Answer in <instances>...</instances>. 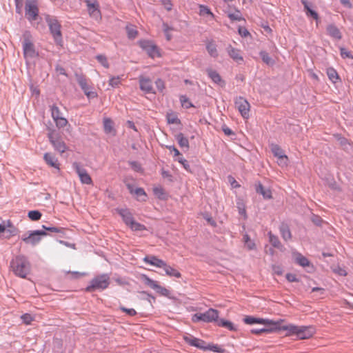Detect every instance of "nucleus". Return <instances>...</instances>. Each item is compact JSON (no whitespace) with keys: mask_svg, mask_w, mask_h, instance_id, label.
<instances>
[{"mask_svg":"<svg viewBox=\"0 0 353 353\" xmlns=\"http://www.w3.org/2000/svg\"><path fill=\"white\" fill-rule=\"evenodd\" d=\"M219 319V311L217 310L210 308L203 313H196L192 316L193 323H212L217 322Z\"/></svg>","mask_w":353,"mask_h":353,"instance_id":"obj_6","label":"nucleus"},{"mask_svg":"<svg viewBox=\"0 0 353 353\" xmlns=\"http://www.w3.org/2000/svg\"><path fill=\"white\" fill-rule=\"evenodd\" d=\"M115 210L122 217L124 223L133 231H142L145 230L144 225L136 222L131 212L128 208H117Z\"/></svg>","mask_w":353,"mask_h":353,"instance_id":"obj_3","label":"nucleus"},{"mask_svg":"<svg viewBox=\"0 0 353 353\" xmlns=\"http://www.w3.org/2000/svg\"><path fill=\"white\" fill-rule=\"evenodd\" d=\"M310 220L312 221V223L316 225V226H321L323 223H325V222L322 219V218L316 214H312L310 216Z\"/></svg>","mask_w":353,"mask_h":353,"instance_id":"obj_45","label":"nucleus"},{"mask_svg":"<svg viewBox=\"0 0 353 353\" xmlns=\"http://www.w3.org/2000/svg\"><path fill=\"white\" fill-rule=\"evenodd\" d=\"M216 323L219 326L225 327L230 331L236 330V327L230 321L225 319H218Z\"/></svg>","mask_w":353,"mask_h":353,"instance_id":"obj_31","label":"nucleus"},{"mask_svg":"<svg viewBox=\"0 0 353 353\" xmlns=\"http://www.w3.org/2000/svg\"><path fill=\"white\" fill-rule=\"evenodd\" d=\"M120 310L126 314H128L130 316H133L136 315L137 312L133 308H126L125 307H120Z\"/></svg>","mask_w":353,"mask_h":353,"instance_id":"obj_62","label":"nucleus"},{"mask_svg":"<svg viewBox=\"0 0 353 353\" xmlns=\"http://www.w3.org/2000/svg\"><path fill=\"white\" fill-rule=\"evenodd\" d=\"M256 190L265 199H270L272 197L270 190L268 189H265V188L261 183L256 185Z\"/></svg>","mask_w":353,"mask_h":353,"instance_id":"obj_35","label":"nucleus"},{"mask_svg":"<svg viewBox=\"0 0 353 353\" xmlns=\"http://www.w3.org/2000/svg\"><path fill=\"white\" fill-rule=\"evenodd\" d=\"M260 56L261 57L262 61L267 64L268 65H273L274 64V59L269 55V54L265 51H261Z\"/></svg>","mask_w":353,"mask_h":353,"instance_id":"obj_37","label":"nucleus"},{"mask_svg":"<svg viewBox=\"0 0 353 353\" xmlns=\"http://www.w3.org/2000/svg\"><path fill=\"white\" fill-rule=\"evenodd\" d=\"M143 261L148 264L159 268H161V265L164 262V261H163L162 259H158L157 256H147L143 259Z\"/></svg>","mask_w":353,"mask_h":353,"instance_id":"obj_27","label":"nucleus"},{"mask_svg":"<svg viewBox=\"0 0 353 353\" xmlns=\"http://www.w3.org/2000/svg\"><path fill=\"white\" fill-rule=\"evenodd\" d=\"M326 181H327V185L332 189V190H337V191H340L341 189L339 188V186L338 185V184L336 183V182L334 181V178L331 176H328L327 178H326Z\"/></svg>","mask_w":353,"mask_h":353,"instance_id":"obj_42","label":"nucleus"},{"mask_svg":"<svg viewBox=\"0 0 353 353\" xmlns=\"http://www.w3.org/2000/svg\"><path fill=\"white\" fill-rule=\"evenodd\" d=\"M10 267L14 274L21 278H26L30 271V263L23 255H19L10 262Z\"/></svg>","mask_w":353,"mask_h":353,"instance_id":"obj_1","label":"nucleus"},{"mask_svg":"<svg viewBox=\"0 0 353 353\" xmlns=\"http://www.w3.org/2000/svg\"><path fill=\"white\" fill-rule=\"evenodd\" d=\"M332 268V271L338 274L340 276H345L347 274L346 271L343 268H341L340 266H337V267Z\"/></svg>","mask_w":353,"mask_h":353,"instance_id":"obj_63","label":"nucleus"},{"mask_svg":"<svg viewBox=\"0 0 353 353\" xmlns=\"http://www.w3.org/2000/svg\"><path fill=\"white\" fill-rule=\"evenodd\" d=\"M172 28L170 27L168 24L164 23L163 24V32L165 33V35L166 37V39L168 41L171 40L172 36L171 34V32L172 31Z\"/></svg>","mask_w":353,"mask_h":353,"instance_id":"obj_51","label":"nucleus"},{"mask_svg":"<svg viewBox=\"0 0 353 353\" xmlns=\"http://www.w3.org/2000/svg\"><path fill=\"white\" fill-rule=\"evenodd\" d=\"M206 72L211 80L216 84L223 87L225 85V81L222 79L221 75L216 71L211 68L206 70Z\"/></svg>","mask_w":353,"mask_h":353,"instance_id":"obj_21","label":"nucleus"},{"mask_svg":"<svg viewBox=\"0 0 353 353\" xmlns=\"http://www.w3.org/2000/svg\"><path fill=\"white\" fill-rule=\"evenodd\" d=\"M279 230H280V232L282 236V238L285 241H288L291 239V237H292L291 232H290V228L287 224L282 223L280 225Z\"/></svg>","mask_w":353,"mask_h":353,"instance_id":"obj_29","label":"nucleus"},{"mask_svg":"<svg viewBox=\"0 0 353 353\" xmlns=\"http://www.w3.org/2000/svg\"><path fill=\"white\" fill-rule=\"evenodd\" d=\"M237 205H238L239 213L241 215L243 216L244 219H246L247 214H246L245 205L240 202L238 203Z\"/></svg>","mask_w":353,"mask_h":353,"instance_id":"obj_60","label":"nucleus"},{"mask_svg":"<svg viewBox=\"0 0 353 353\" xmlns=\"http://www.w3.org/2000/svg\"><path fill=\"white\" fill-rule=\"evenodd\" d=\"M206 350H211L217 353H221L223 352V349L221 347L214 344H208L206 346Z\"/></svg>","mask_w":353,"mask_h":353,"instance_id":"obj_54","label":"nucleus"},{"mask_svg":"<svg viewBox=\"0 0 353 353\" xmlns=\"http://www.w3.org/2000/svg\"><path fill=\"white\" fill-rule=\"evenodd\" d=\"M196 347L200 349V350H206V343L202 340V339H196Z\"/></svg>","mask_w":353,"mask_h":353,"instance_id":"obj_61","label":"nucleus"},{"mask_svg":"<svg viewBox=\"0 0 353 353\" xmlns=\"http://www.w3.org/2000/svg\"><path fill=\"white\" fill-rule=\"evenodd\" d=\"M141 280L145 285L154 290L157 293L160 294L161 295H163L164 296H169L170 291L168 289L159 285L157 281L149 278L147 275L143 274L141 276Z\"/></svg>","mask_w":353,"mask_h":353,"instance_id":"obj_9","label":"nucleus"},{"mask_svg":"<svg viewBox=\"0 0 353 353\" xmlns=\"http://www.w3.org/2000/svg\"><path fill=\"white\" fill-rule=\"evenodd\" d=\"M272 271L275 274L282 275L283 274V268L281 265H272Z\"/></svg>","mask_w":353,"mask_h":353,"instance_id":"obj_64","label":"nucleus"},{"mask_svg":"<svg viewBox=\"0 0 353 353\" xmlns=\"http://www.w3.org/2000/svg\"><path fill=\"white\" fill-rule=\"evenodd\" d=\"M21 319L23 322L26 324L29 325L31 323V322L33 321L34 318L30 315V314L26 313L21 316Z\"/></svg>","mask_w":353,"mask_h":353,"instance_id":"obj_58","label":"nucleus"},{"mask_svg":"<svg viewBox=\"0 0 353 353\" xmlns=\"http://www.w3.org/2000/svg\"><path fill=\"white\" fill-rule=\"evenodd\" d=\"M164 272L165 274L171 277L180 278L181 276V273L174 268L171 267L168 264H167L165 261L163 263L161 268Z\"/></svg>","mask_w":353,"mask_h":353,"instance_id":"obj_23","label":"nucleus"},{"mask_svg":"<svg viewBox=\"0 0 353 353\" xmlns=\"http://www.w3.org/2000/svg\"><path fill=\"white\" fill-rule=\"evenodd\" d=\"M28 216L32 221H38L41 217V213L38 210H31Z\"/></svg>","mask_w":353,"mask_h":353,"instance_id":"obj_46","label":"nucleus"},{"mask_svg":"<svg viewBox=\"0 0 353 353\" xmlns=\"http://www.w3.org/2000/svg\"><path fill=\"white\" fill-rule=\"evenodd\" d=\"M180 101H181V103L183 107L185 108H190L191 107H193V105L192 104V103L190 101V100L188 99V97H186L185 96H181L180 97Z\"/></svg>","mask_w":353,"mask_h":353,"instance_id":"obj_49","label":"nucleus"},{"mask_svg":"<svg viewBox=\"0 0 353 353\" xmlns=\"http://www.w3.org/2000/svg\"><path fill=\"white\" fill-rule=\"evenodd\" d=\"M47 233L43 230H37L30 231L28 236L23 235L21 239L27 244L35 245L41 241L40 236H46Z\"/></svg>","mask_w":353,"mask_h":353,"instance_id":"obj_12","label":"nucleus"},{"mask_svg":"<svg viewBox=\"0 0 353 353\" xmlns=\"http://www.w3.org/2000/svg\"><path fill=\"white\" fill-rule=\"evenodd\" d=\"M268 235L269 236V241L272 245L276 248L279 249L280 250H282L283 246L281 245L278 236L273 234L271 232H269Z\"/></svg>","mask_w":353,"mask_h":353,"instance_id":"obj_28","label":"nucleus"},{"mask_svg":"<svg viewBox=\"0 0 353 353\" xmlns=\"http://www.w3.org/2000/svg\"><path fill=\"white\" fill-rule=\"evenodd\" d=\"M327 34L334 39L341 40L342 33L340 30L334 23L329 24L326 28Z\"/></svg>","mask_w":353,"mask_h":353,"instance_id":"obj_20","label":"nucleus"},{"mask_svg":"<svg viewBox=\"0 0 353 353\" xmlns=\"http://www.w3.org/2000/svg\"><path fill=\"white\" fill-rule=\"evenodd\" d=\"M128 37L130 39H134L138 36V31L136 27L133 25L129 24L125 27Z\"/></svg>","mask_w":353,"mask_h":353,"instance_id":"obj_34","label":"nucleus"},{"mask_svg":"<svg viewBox=\"0 0 353 353\" xmlns=\"http://www.w3.org/2000/svg\"><path fill=\"white\" fill-rule=\"evenodd\" d=\"M140 88L145 93H154L152 82L149 78L143 76L139 77Z\"/></svg>","mask_w":353,"mask_h":353,"instance_id":"obj_18","label":"nucleus"},{"mask_svg":"<svg viewBox=\"0 0 353 353\" xmlns=\"http://www.w3.org/2000/svg\"><path fill=\"white\" fill-rule=\"evenodd\" d=\"M227 52L230 57L237 63H241L243 62V57L241 54V50L235 48L230 45L227 48Z\"/></svg>","mask_w":353,"mask_h":353,"instance_id":"obj_17","label":"nucleus"},{"mask_svg":"<svg viewBox=\"0 0 353 353\" xmlns=\"http://www.w3.org/2000/svg\"><path fill=\"white\" fill-rule=\"evenodd\" d=\"M269 322L270 323L263 324L265 325V327L260 329L254 328L250 330V332L254 334L260 335L263 333L270 334L278 331V328H279L280 321H275L269 319Z\"/></svg>","mask_w":353,"mask_h":353,"instance_id":"obj_10","label":"nucleus"},{"mask_svg":"<svg viewBox=\"0 0 353 353\" xmlns=\"http://www.w3.org/2000/svg\"><path fill=\"white\" fill-rule=\"evenodd\" d=\"M228 17L232 21H245V19L243 17L241 12L239 10H235L234 12H228Z\"/></svg>","mask_w":353,"mask_h":353,"instance_id":"obj_33","label":"nucleus"},{"mask_svg":"<svg viewBox=\"0 0 353 353\" xmlns=\"http://www.w3.org/2000/svg\"><path fill=\"white\" fill-rule=\"evenodd\" d=\"M292 257L295 263L299 264V265L302 267L309 265V260L306 257L303 256L301 253L297 252H293Z\"/></svg>","mask_w":353,"mask_h":353,"instance_id":"obj_26","label":"nucleus"},{"mask_svg":"<svg viewBox=\"0 0 353 353\" xmlns=\"http://www.w3.org/2000/svg\"><path fill=\"white\" fill-rule=\"evenodd\" d=\"M340 53H341V56L343 59H345V58L353 59V56L352 55L351 52L348 51L345 48H340Z\"/></svg>","mask_w":353,"mask_h":353,"instance_id":"obj_57","label":"nucleus"},{"mask_svg":"<svg viewBox=\"0 0 353 353\" xmlns=\"http://www.w3.org/2000/svg\"><path fill=\"white\" fill-rule=\"evenodd\" d=\"M48 139L54 150L62 154L68 150V147L63 140L54 131L48 134Z\"/></svg>","mask_w":353,"mask_h":353,"instance_id":"obj_8","label":"nucleus"},{"mask_svg":"<svg viewBox=\"0 0 353 353\" xmlns=\"http://www.w3.org/2000/svg\"><path fill=\"white\" fill-rule=\"evenodd\" d=\"M121 83V77H112L109 80V85L112 87H117Z\"/></svg>","mask_w":353,"mask_h":353,"instance_id":"obj_53","label":"nucleus"},{"mask_svg":"<svg viewBox=\"0 0 353 353\" xmlns=\"http://www.w3.org/2000/svg\"><path fill=\"white\" fill-rule=\"evenodd\" d=\"M277 163L281 167H285L288 164V157L285 154L281 157L277 158Z\"/></svg>","mask_w":353,"mask_h":353,"instance_id":"obj_55","label":"nucleus"},{"mask_svg":"<svg viewBox=\"0 0 353 353\" xmlns=\"http://www.w3.org/2000/svg\"><path fill=\"white\" fill-rule=\"evenodd\" d=\"M43 159L48 166L60 170V163L58 159L53 154L50 152L44 154Z\"/></svg>","mask_w":353,"mask_h":353,"instance_id":"obj_19","label":"nucleus"},{"mask_svg":"<svg viewBox=\"0 0 353 353\" xmlns=\"http://www.w3.org/2000/svg\"><path fill=\"white\" fill-rule=\"evenodd\" d=\"M139 45L150 57L154 59L161 57L159 49L152 41L145 40L139 41Z\"/></svg>","mask_w":353,"mask_h":353,"instance_id":"obj_11","label":"nucleus"},{"mask_svg":"<svg viewBox=\"0 0 353 353\" xmlns=\"http://www.w3.org/2000/svg\"><path fill=\"white\" fill-rule=\"evenodd\" d=\"M271 150L276 158L281 157L285 155L284 152L278 145L272 144L271 145Z\"/></svg>","mask_w":353,"mask_h":353,"instance_id":"obj_41","label":"nucleus"},{"mask_svg":"<svg viewBox=\"0 0 353 353\" xmlns=\"http://www.w3.org/2000/svg\"><path fill=\"white\" fill-rule=\"evenodd\" d=\"M279 330H286L289 335H295L297 339H305L309 338L308 334L306 332L307 327L304 326H296L292 324L288 325H281L283 320H280Z\"/></svg>","mask_w":353,"mask_h":353,"instance_id":"obj_7","label":"nucleus"},{"mask_svg":"<svg viewBox=\"0 0 353 353\" xmlns=\"http://www.w3.org/2000/svg\"><path fill=\"white\" fill-rule=\"evenodd\" d=\"M23 57L27 61L33 59L39 56L38 52L34 48L32 41V36L29 32H26L23 34Z\"/></svg>","mask_w":353,"mask_h":353,"instance_id":"obj_5","label":"nucleus"},{"mask_svg":"<svg viewBox=\"0 0 353 353\" xmlns=\"http://www.w3.org/2000/svg\"><path fill=\"white\" fill-rule=\"evenodd\" d=\"M235 105L244 119L249 118L250 105L245 98L242 97L236 98L235 100Z\"/></svg>","mask_w":353,"mask_h":353,"instance_id":"obj_15","label":"nucleus"},{"mask_svg":"<svg viewBox=\"0 0 353 353\" xmlns=\"http://www.w3.org/2000/svg\"><path fill=\"white\" fill-rule=\"evenodd\" d=\"M51 114L54 121L59 117H61V113L59 108L56 105H52L51 107Z\"/></svg>","mask_w":353,"mask_h":353,"instance_id":"obj_47","label":"nucleus"},{"mask_svg":"<svg viewBox=\"0 0 353 353\" xmlns=\"http://www.w3.org/2000/svg\"><path fill=\"white\" fill-rule=\"evenodd\" d=\"M45 19L46 23H48L50 33L52 35L54 42L56 43V44L61 46L63 42L62 33L61 30V26L59 22L58 19L56 17H52L49 14H47L45 17Z\"/></svg>","mask_w":353,"mask_h":353,"instance_id":"obj_2","label":"nucleus"},{"mask_svg":"<svg viewBox=\"0 0 353 353\" xmlns=\"http://www.w3.org/2000/svg\"><path fill=\"white\" fill-rule=\"evenodd\" d=\"M176 139L181 148L188 149L190 147L188 139L182 133H179L176 135Z\"/></svg>","mask_w":353,"mask_h":353,"instance_id":"obj_32","label":"nucleus"},{"mask_svg":"<svg viewBox=\"0 0 353 353\" xmlns=\"http://www.w3.org/2000/svg\"><path fill=\"white\" fill-rule=\"evenodd\" d=\"M327 74L330 81L333 83H336L339 79V76L335 69L333 68H329L327 70Z\"/></svg>","mask_w":353,"mask_h":353,"instance_id":"obj_39","label":"nucleus"},{"mask_svg":"<svg viewBox=\"0 0 353 353\" xmlns=\"http://www.w3.org/2000/svg\"><path fill=\"white\" fill-rule=\"evenodd\" d=\"M88 14L90 17L95 19H101V14L99 9V3L97 0H84Z\"/></svg>","mask_w":353,"mask_h":353,"instance_id":"obj_13","label":"nucleus"},{"mask_svg":"<svg viewBox=\"0 0 353 353\" xmlns=\"http://www.w3.org/2000/svg\"><path fill=\"white\" fill-rule=\"evenodd\" d=\"M183 339L184 341L186 343H188V345L193 346V347H196V342H197L196 341L197 338L193 336L191 334H187V335L183 336Z\"/></svg>","mask_w":353,"mask_h":353,"instance_id":"obj_44","label":"nucleus"},{"mask_svg":"<svg viewBox=\"0 0 353 353\" xmlns=\"http://www.w3.org/2000/svg\"><path fill=\"white\" fill-rule=\"evenodd\" d=\"M199 15L200 16H208L210 17L211 19H214V14L211 12L210 9L206 6H204V5H199Z\"/></svg>","mask_w":353,"mask_h":353,"instance_id":"obj_36","label":"nucleus"},{"mask_svg":"<svg viewBox=\"0 0 353 353\" xmlns=\"http://www.w3.org/2000/svg\"><path fill=\"white\" fill-rule=\"evenodd\" d=\"M206 50L209 55L213 58H217L219 56V51L216 42L212 40H208L205 42Z\"/></svg>","mask_w":353,"mask_h":353,"instance_id":"obj_22","label":"nucleus"},{"mask_svg":"<svg viewBox=\"0 0 353 353\" xmlns=\"http://www.w3.org/2000/svg\"><path fill=\"white\" fill-rule=\"evenodd\" d=\"M310 293L314 294L312 295V298L314 299L318 300L319 299L323 298V295L325 294V290L323 288L314 287V288H312Z\"/></svg>","mask_w":353,"mask_h":353,"instance_id":"obj_30","label":"nucleus"},{"mask_svg":"<svg viewBox=\"0 0 353 353\" xmlns=\"http://www.w3.org/2000/svg\"><path fill=\"white\" fill-rule=\"evenodd\" d=\"M83 92L88 99L97 97V93L95 91L91 90L90 87L86 88L85 90H83Z\"/></svg>","mask_w":353,"mask_h":353,"instance_id":"obj_56","label":"nucleus"},{"mask_svg":"<svg viewBox=\"0 0 353 353\" xmlns=\"http://www.w3.org/2000/svg\"><path fill=\"white\" fill-rule=\"evenodd\" d=\"M77 80L81 89L85 90L86 88L89 87L88 81L83 75H77Z\"/></svg>","mask_w":353,"mask_h":353,"instance_id":"obj_43","label":"nucleus"},{"mask_svg":"<svg viewBox=\"0 0 353 353\" xmlns=\"http://www.w3.org/2000/svg\"><path fill=\"white\" fill-rule=\"evenodd\" d=\"M73 167L75 169L76 172L77 173L80 181L82 183L90 185L92 183V180L91 179V176L88 173L86 170L81 168L80 165L75 163L73 164Z\"/></svg>","mask_w":353,"mask_h":353,"instance_id":"obj_16","label":"nucleus"},{"mask_svg":"<svg viewBox=\"0 0 353 353\" xmlns=\"http://www.w3.org/2000/svg\"><path fill=\"white\" fill-rule=\"evenodd\" d=\"M103 128L104 131L106 134H111L112 136L116 135V130L114 128V122L110 118L103 119Z\"/></svg>","mask_w":353,"mask_h":353,"instance_id":"obj_25","label":"nucleus"},{"mask_svg":"<svg viewBox=\"0 0 353 353\" xmlns=\"http://www.w3.org/2000/svg\"><path fill=\"white\" fill-rule=\"evenodd\" d=\"M243 241L245 246L247 248L248 250H252L256 249L255 243L254 242V241L250 239L248 234L243 235Z\"/></svg>","mask_w":353,"mask_h":353,"instance_id":"obj_38","label":"nucleus"},{"mask_svg":"<svg viewBox=\"0 0 353 353\" xmlns=\"http://www.w3.org/2000/svg\"><path fill=\"white\" fill-rule=\"evenodd\" d=\"M128 190L131 192V194L134 196H145V192L143 188H134L131 185H128Z\"/></svg>","mask_w":353,"mask_h":353,"instance_id":"obj_40","label":"nucleus"},{"mask_svg":"<svg viewBox=\"0 0 353 353\" xmlns=\"http://www.w3.org/2000/svg\"><path fill=\"white\" fill-rule=\"evenodd\" d=\"M97 61L103 66L105 67V68H109V63H108V59L106 58V57H105L104 55H97Z\"/></svg>","mask_w":353,"mask_h":353,"instance_id":"obj_52","label":"nucleus"},{"mask_svg":"<svg viewBox=\"0 0 353 353\" xmlns=\"http://www.w3.org/2000/svg\"><path fill=\"white\" fill-rule=\"evenodd\" d=\"M43 230V231H49L52 232H56V233H63V228H57V227H51V226H46L43 225H42Z\"/></svg>","mask_w":353,"mask_h":353,"instance_id":"obj_48","label":"nucleus"},{"mask_svg":"<svg viewBox=\"0 0 353 353\" xmlns=\"http://www.w3.org/2000/svg\"><path fill=\"white\" fill-rule=\"evenodd\" d=\"M54 122L56 123L57 127L59 128L66 126L68 123V120L63 117L57 119L56 120H54Z\"/></svg>","mask_w":353,"mask_h":353,"instance_id":"obj_50","label":"nucleus"},{"mask_svg":"<svg viewBox=\"0 0 353 353\" xmlns=\"http://www.w3.org/2000/svg\"><path fill=\"white\" fill-rule=\"evenodd\" d=\"M310 18L314 19L316 21V26H319V23H321V19L319 17L318 13L310 8Z\"/></svg>","mask_w":353,"mask_h":353,"instance_id":"obj_59","label":"nucleus"},{"mask_svg":"<svg viewBox=\"0 0 353 353\" xmlns=\"http://www.w3.org/2000/svg\"><path fill=\"white\" fill-rule=\"evenodd\" d=\"M243 322L245 324L252 325V324H263V323H269L268 319H263V318H256L252 316H246L243 319Z\"/></svg>","mask_w":353,"mask_h":353,"instance_id":"obj_24","label":"nucleus"},{"mask_svg":"<svg viewBox=\"0 0 353 353\" xmlns=\"http://www.w3.org/2000/svg\"><path fill=\"white\" fill-rule=\"evenodd\" d=\"M110 285V276L108 274H102L93 278L88 285L85 290L87 292H94L96 290H103Z\"/></svg>","mask_w":353,"mask_h":353,"instance_id":"obj_4","label":"nucleus"},{"mask_svg":"<svg viewBox=\"0 0 353 353\" xmlns=\"http://www.w3.org/2000/svg\"><path fill=\"white\" fill-rule=\"evenodd\" d=\"M26 16L30 21H35L39 15V8L35 1H29L25 6Z\"/></svg>","mask_w":353,"mask_h":353,"instance_id":"obj_14","label":"nucleus"}]
</instances>
